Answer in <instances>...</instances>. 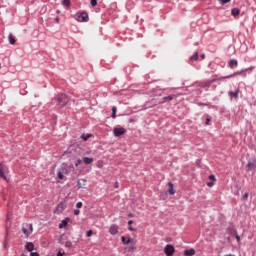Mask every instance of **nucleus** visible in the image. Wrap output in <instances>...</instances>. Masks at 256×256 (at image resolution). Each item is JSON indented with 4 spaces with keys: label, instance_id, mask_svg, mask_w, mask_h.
I'll list each match as a JSON object with an SVG mask.
<instances>
[{
    "label": "nucleus",
    "instance_id": "obj_1",
    "mask_svg": "<svg viewBox=\"0 0 256 256\" xmlns=\"http://www.w3.org/2000/svg\"><path fill=\"white\" fill-rule=\"evenodd\" d=\"M67 103H69V97L67 94H58L52 99V105H56L59 109H63Z\"/></svg>",
    "mask_w": 256,
    "mask_h": 256
},
{
    "label": "nucleus",
    "instance_id": "obj_2",
    "mask_svg": "<svg viewBox=\"0 0 256 256\" xmlns=\"http://www.w3.org/2000/svg\"><path fill=\"white\" fill-rule=\"evenodd\" d=\"M75 19L79 23H87V21H89V14H87V12H78L75 15Z\"/></svg>",
    "mask_w": 256,
    "mask_h": 256
},
{
    "label": "nucleus",
    "instance_id": "obj_3",
    "mask_svg": "<svg viewBox=\"0 0 256 256\" xmlns=\"http://www.w3.org/2000/svg\"><path fill=\"white\" fill-rule=\"evenodd\" d=\"M7 173H9V167L5 163H0V177L7 181Z\"/></svg>",
    "mask_w": 256,
    "mask_h": 256
},
{
    "label": "nucleus",
    "instance_id": "obj_4",
    "mask_svg": "<svg viewBox=\"0 0 256 256\" xmlns=\"http://www.w3.org/2000/svg\"><path fill=\"white\" fill-rule=\"evenodd\" d=\"M22 232L25 235V237H29L31 233H33V224H25L22 227Z\"/></svg>",
    "mask_w": 256,
    "mask_h": 256
},
{
    "label": "nucleus",
    "instance_id": "obj_5",
    "mask_svg": "<svg viewBox=\"0 0 256 256\" xmlns=\"http://www.w3.org/2000/svg\"><path fill=\"white\" fill-rule=\"evenodd\" d=\"M164 253L167 256H173L175 254V247L171 244H167L164 248Z\"/></svg>",
    "mask_w": 256,
    "mask_h": 256
},
{
    "label": "nucleus",
    "instance_id": "obj_6",
    "mask_svg": "<svg viewBox=\"0 0 256 256\" xmlns=\"http://www.w3.org/2000/svg\"><path fill=\"white\" fill-rule=\"evenodd\" d=\"M113 133H114L115 137H121V135H125V133H127V130L123 127L114 128Z\"/></svg>",
    "mask_w": 256,
    "mask_h": 256
},
{
    "label": "nucleus",
    "instance_id": "obj_7",
    "mask_svg": "<svg viewBox=\"0 0 256 256\" xmlns=\"http://www.w3.org/2000/svg\"><path fill=\"white\" fill-rule=\"evenodd\" d=\"M247 171H255L256 169V158H253L252 161H249L246 165Z\"/></svg>",
    "mask_w": 256,
    "mask_h": 256
},
{
    "label": "nucleus",
    "instance_id": "obj_8",
    "mask_svg": "<svg viewBox=\"0 0 256 256\" xmlns=\"http://www.w3.org/2000/svg\"><path fill=\"white\" fill-rule=\"evenodd\" d=\"M110 235H117L119 233V227L117 225H112L109 229Z\"/></svg>",
    "mask_w": 256,
    "mask_h": 256
},
{
    "label": "nucleus",
    "instance_id": "obj_9",
    "mask_svg": "<svg viewBox=\"0 0 256 256\" xmlns=\"http://www.w3.org/2000/svg\"><path fill=\"white\" fill-rule=\"evenodd\" d=\"M25 249H26V251H29L31 253V251H33V249H35V244H33L31 242H27L25 244Z\"/></svg>",
    "mask_w": 256,
    "mask_h": 256
},
{
    "label": "nucleus",
    "instance_id": "obj_10",
    "mask_svg": "<svg viewBox=\"0 0 256 256\" xmlns=\"http://www.w3.org/2000/svg\"><path fill=\"white\" fill-rule=\"evenodd\" d=\"M173 187H174L173 182H169L168 183V193H169V195H175V189Z\"/></svg>",
    "mask_w": 256,
    "mask_h": 256
},
{
    "label": "nucleus",
    "instance_id": "obj_11",
    "mask_svg": "<svg viewBox=\"0 0 256 256\" xmlns=\"http://www.w3.org/2000/svg\"><path fill=\"white\" fill-rule=\"evenodd\" d=\"M237 65H239V62L235 59H232L228 62V67H230V69H233V67H237Z\"/></svg>",
    "mask_w": 256,
    "mask_h": 256
},
{
    "label": "nucleus",
    "instance_id": "obj_12",
    "mask_svg": "<svg viewBox=\"0 0 256 256\" xmlns=\"http://www.w3.org/2000/svg\"><path fill=\"white\" fill-rule=\"evenodd\" d=\"M69 218H65L64 220H62V222L59 224V229H63V227H67V225H69Z\"/></svg>",
    "mask_w": 256,
    "mask_h": 256
},
{
    "label": "nucleus",
    "instance_id": "obj_13",
    "mask_svg": "<svg viewBox=\"0 0 256 256\" xmlns=\"http://www.w3.org/2000/svg\"><path fill=\"white\" fill-rule=\"evenodd\" d=\"M241 73H243V71H241V72H235V73L230 74V75H228V76H224V77H222V78H220V79H232V77H237V75H241Z\"/></svg>",
    "mask_w": 256,
    "mask_h": 256
},
{
    "label": "nucleus",
    "instance_id": "obj_14",
    "mask_svg": "<svg viewBox=\"0 0 256 256\" xmlns=\"http://www.w3.org/2000/svg\"><path fill=\"white\" fill-rule=\"evenodd\" d=\"M83 181V183H81V181H78V183H77V187H78V189H85V187H86V183H87V180H82Z\"/></svg>",
    "mask_w": 256,
    "mask_h": 256
},
{
    "label": "nucleus",
    "instance_id": "obj_15",
    "mask_svg": "<svg viewBox=\"0 0 256 256\" xmlns=\"http://www.w3.org/2000/svg\"><path fill=\"white\" fill-rule=\"evenodd\" d=\"M8 39H9L10 45H15V43L17 42V40L15 39V36H13V34H9Z\"/></svg>",
    "mask_w": 256,
    "mask_h": 256
},
{
    "label": "nucleus",
    "instance_id": "obj_16",
    "mask_svg": "<svg viewBox=\"0 0 256 256\" xmlns=\"http://www.w3.org/2000/svg\"><path fill=\"white\" fill-rule=\"evenodd\" d=\"M229 96L234 97L235 99H239V89H237V91H235V92L230 91Z\"/></svg>",
    "mask_w": 256,
    "mask_h": 256
},
{
    "label": "nucleus",
    "instance_id": "obj_17",
    "mask_svg": "<svg viewBox=\"0 0 256 256\" xmlns=\"http://www.w3.org/2000/svg\"><path fill=\"white\" fill-rule=\"evenodd\" d=\"M175 95H170V96H167V97H164L163 98V101L161 103H167V101H173V99H175Z\"/></svg>",
    "mask_w": 256,
    "mask_h": 256
},
{
    "label": "nucleus",
    "instance_id": "obj_18",
    "mask_svg": "<svg viewBox=\"0 0 256 256\" xmlns=\"http://www.w3.org/2000/svg\"><path fill=\"white\" fill-rule=\"evenodd\" d=\"M185 256H193L195 255V249H189L184 251Z\"/></svg>",
    "mask_w": 256,
    "mask_h": 256
},
{
    "label": "nucleus",
    "instance_id": "obj_19",
    "mask_svg": "<svg viewBox=\"0 0 256 256\" xmlns=\"http://www.w3.org/2000/svg\"><path fill=\"white\" fill-rule=\"evenodd\" d=\"M83 162L85 163V165H91V163H93V158L84 157Z\"/></svg>",
    "mask_w": 256,
    "mask_h": 256
},
{
    "label": "nucleus",
    "instance_id": "obj_20",
    "mask_svg": "<svg viewBox=\"0 0 256 256\" xmlns=\"http://www.w3.org/2000/svg\"><path fill=\"white\" fill-rule=\"evenodd\" d=\"M121 241L124 245H129V243H131V238H125V236L121 237Z\"/></svg>",
    "mask_w": 256,
    "mask_h": 256
},
{
    "label": "nucleus",
    "instance_id": "obj_21",
    "mask_svg": "<svg viewBox=\"0 0 256 256\" xmlns=\"http://www.w3.org/2000/svg\"><path fill=\"white\" fill-rule=\"evenodd\" d=\"M239 13H241V11H239V9H237V8H233V9H232V15H233V17L239 16Z\"/></svg>",
    "mask_w": 256,
    "mask_h": 256
},
{
    "label": "nucleus",
    "instance_id": "obj_22",
    "mask_svg": "<svg viewBox=\"0 0 256 256\" xmlns=\"http://www.w3.org/2000/svg\"><path fill=\"white\" fill-rule=\"evenodd\" d=\"M199 59V53L195 52L194 55L190 57V61H197Z\"/></svg>",
    "mask_w": 256,
    "mask_h": 256
},
{
    "label": "nucleus",
    "instance_id": "obj_23",
    "mask_svg": "<svg viewBox=\"0 0 256 256\" xmlns=\"http://www.w3.org/2000/svg\"><path fill=\"white\" fill-rule=\"evenodd\" d=\"M65 173V169L62 168L61 170L58 171V179H63L64 178V174Z\"/></svg>",
    "mask_w": 256,
    "mask_h": 256
},
{
    "label": "nucleus",
    "instance_id": "obj_24",
    "mask_svg": "<svg viewBox=\"0 0 256 256\" xmlns=\"http://www.w3.org/2000/svg\"><path fill=\"white\" fill-rule=\"evenodd\" d=\"M112 119H117V108L112 107Z\"/></svg>",
    "mask_w": 256,
    "mask_h": 256
},
{
    "label": "nucleus",
    "instance_id": "obj_25",
    "mask_svg": "<svg viewBox=\"0 0 256 256\" xmlns=\"http://www.w3.org/2000/svg\"><path fill=\"white\" fill-rule=\"evenodd\" d=\"M91 134H82L81 135V139H83V141H87V139H90Z\"/></svg>",
    "mask_w": 256,
    "mask_h": 256
},
{
    "label": "nucleus",
    "instance_id": "obj_26",
    "mask_svg": "<svg viewBox=\"0 0 256 256\" xmlns=\"http://www.w3.org/2000/svg\"><path fill=\"white\" fill-rule=\"evenodd\" d=\"M62 5H64V7H69V5H71V0H63Z\"/></svg>",
    "mask_w": 256,
    "mask_h": 256
},
{
    "label": "nucleus",
    "instance_id": "obj_27",
    "mask_svg": "<svg viewBox=\"0 0 256 256\" xmlns=\"http://www.w3.org/2000/svg\"><path fill=\"white\" fill-rule=\"evenodd\" d=\"M201 87H211V82H204L201 84Z\"/></svg>",
    "mask_w": 256,
    "mask_h": 256
},
{
    "label": "nucleus",
    "instance_id": "obj_28",
    "mask_svg": "<svg viewBox=\"0 0 256 256\" xmlns=\"http://www.w3.org/2000/svg\"><path fill=\"white\" fill-rule=\"evenodd\" d=\"M90 4L92 5V7H97V0H91Z\"/></svg>",
    "mask_w": 256,
    "mask_h": 256
},
{
    "label": "nucleus",
    "instance_id": "obj_29",
    "mask_svg": "<svg viewBox=\"0 0 256 256\" xmlns=\"http://www.w3.org/2000/svg\"><path fill=\"white\" fill-rule=\"evenodd\" d=\"M73 244L71 243V241H67L66 244H65V247H67L68 249H71V246Z\"/></svg>",
    "mask_w": 256,
    "mask_h": 256
},
{
    "label": "nucleus",
    "instance_id": "obj_30",
    "mask_svg": "<svg viewBox=\"0 0 256 256\" xmlns=\"http://www.w3.org/2000/svg\"><path fill=\"white\" fill-rule=\"evenodd\" d=\"M76 207H77V209H81V207H83V202H78L76 204Z\"/></svg>",
    "mask_w": 256,
    "mask_h": 256
},
{
    "label": "nucleus",
    "instance_id": "obj_31",
    "mask_svg": "<svg viewBox=\"0 0 256 256\" xmlns=\"http://www.w3.org/2000/svg\"><path fill=\"white\" fill-rule=\"evenodd\" d=\"M93 235V230H89L87 233H86V237H91Z\"/></svg>",
    "mask_w": 256,
    "mask_h": 256
},
{
    "label": "nucleus",
    "instance_id": "obj_32",
    "mask_svg": "<svg viewBox=\"0 0 256 256\" xmlns=\"http://www.w3.org/2000/svg\"><path fill=\"white\" fill-rule=\"evenodd\" d=\"M222 5H225L226 3H229L231 0H220Z\"/></svg>",
    "mask_w": 256,
    "mask_h": 256
},
{
    "label": "nucleus",
    "instance_id": "obj_33",
    "mask_svg": "<svg viewBox=\"0 0 256 256\" xmlns=\"http://www.w3.org/2000/svg\"><path fill=\"white\" fill-rule=\"evenodd\" d=\"M76 167H79L80 165H81V159H78L77 161H76Z\"/></svg>",
    "mask_w": 256,
    "mask_h": 256
},
{
    "label": "nucleus",
    "instance_id": "obj_34",
    "mask_svg": "<svg viewBox=\"0 0 256 256\" xmlns=\"http://www.w3.org/2000/svg\"><path fill=\"white\" fill-rule=\"evenodd\" d=\"M209 179H210V181H216L215 175H210V176H209Z\"/></svg>",
    "mask_w": 256,
    "mask_h": 256
},
{
    "label": "nucleus",
    "instance_id": "obj_35",
    "mask_svg": "<svg viewBox=\"0 0 256 256\" xmlns=\"http://www.w3.org/2000/svg\"><path fill=\"white\" fill-rule=\"evenodd\" d=\"M236 241L239 243L241 241V236L239 234H236Z\"/></svg>",
    "mask_w": 256,
    "mask_h": 256
},
{
    "label": "nucleus",
    "instance_id": "obj_36",
    "mask_svg": "<svg viewBox=\"0 0 256 256\" xmlns=\"http://www.w3.org/2000/svg\"><path fill=\"white\" fill-rule=\"evenodd\" d=\"M213 185H215V183H213V182H208L207 183V187H213Z\"/></svg>",
    "mask_w": 256,
    "mask_h": 256
},
{
    "label": "nucleus",
    "instance_id": "obj_37",
    "mask_svg": "<svg viewBox=\"0 0 256 256\" xmlns=\"http://www.w3.org/2000/svg\"><path fill=\"white\" fill-rule=\"evenodd\" d=\"M243 199H249V193H245V194L243 195Z\"/></svg>",
    "mask_w": 256,
    "mask_h": 256
},
{
    "label": "nucleus",
    "instance_id": "obj_38",
    "mask_svg": "<svg viewBox=\"0 0 256 256\" xmlns=\"http://www.w3.org/2000/svg\"><path fill=\"white\" fill-rule=\"evenodd\" d=\"M81 213V211H79V209L74 210V215H79Z\"/></svg>",
    "mask_w": 256,
    "mask_h": 256
},
{
    "label": "nucleus",
    "instance_id": "obj_39",
    "mask_svg": "<svg viewBox=\"0 0 256 256\" xmlns=\"http://www.w3.org/2000/svg\"><path fill=\"white\" fill-rule=\"evenodd\" d=\"M30 255H31V256H39V253H37V252H32Z\"/></svg>",
    "mask_w": 256,
    "mask_h": 256
},
{
    "label": "nucleus",
    "instance_id": "obj_40",
    "mask_svg": "<svg viewBox=\"0 0 256 256\" xmlns=\"http://www.w3.org/2000/svg\"><path fill=\"white\" fill-rule=\"evenodd\" d=\"M63 255H65V252L62 253L61 251H59L57 254V256H63Z\"/></svg>",
    "mask_w": 256,
    "mask_h": 256
},
{
    "label": "nucleus",
    "instance_id": "obj_41",
    "mask_svg": "<svg viewBox=\"0 0 256 256\" xmlns=\"http://www.w3.org/2000/svg\"><path fill=\"white\" fill-rule=\"evenodd\" d=\"M115 189H119V182L115 183Z\"/></svg>",
    "mask_w": 256,
    "mask_h": 256
},
{
    "label": "nucleus",
    "instance_id": "obj_42",
    "mask_svg": "<svg viewBox=\"0 0 256 256\" xmlns=\"http://www.w3.org/2000/svg\"><path fill=\"white\" fill-rule=\"evenodd\" d=\"M211 121V119L207 118L206 119V125H209V122Z\"/></svg>",
    "mask_w": 256,
    "mask_h": 256
},
{
    "label": "nucleus",
    "instance_id": "obj_43",
    "mask_svg": "<svg viewBox=\"0 0 256 256\" xmlns=\"http://www.w3.org/2000/svg\"><path fill=\"white\" fill-rule=\"evenodd\" d=\"M128 225H133V220L128 221Z\"/></svg>",
    "mask_w": 256,
    "mask_h": 256
},
{
    "label": "nucleus",
    "instance_id": "obj_44",
    "mask_svg": "<svg viewBox=\"0 0 256 256\" xmlns=\"http://www.w3.org/2000/svg\"><path fill=\"white\" fill-rule=\"evenodd\" d=\"M200 57L202 60L205 59V54H202Z\"/></svg>",
    "mask_w": 256,
    "mask_h": 256
},
{
    "label": "nucleus",
    "instance_id": "obj_45",
    "mask_svg": "<svg viewBox=\"0 0 256 256\" xmlns=\"http://www.w3.org/2000/svg\"><path fill=\"white\" fill-rule=\"evenodd\" d=\"M129 231H133V227L129 226Z\"/></svg>",
    "mask_w": 256,
    "mask_h": 256
},
{
    "label": "nucleus",
    "instance_id": "obj_46",
    "mask_svg": "<svg viewBox=\"0 0 256 256\" xmlns=\"http://www.w3.org/2000/svg\"><path fill=\"white\" fill-rule=\"evenodd\" d=\"M98 167H101V164H99Z\"/></svg>",
    "mask_w": 256,
    "mask_h": 256
},
{
    "label": "nucleus",
    "instance_id": "obj_47",
    "mask_svg": "<svg viewBox=\"0 0 256 256\" xmlns=\"http://www.w3.org/2000/svg\"><path fill=\"white\" fill-rule=\"evenodd\" d=\"M98 167H101V164H99Z\"/></svg>",
    "mask_w": 256,
    "mask_h": 256
}]
</instances>
